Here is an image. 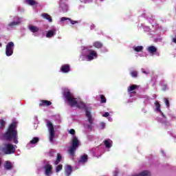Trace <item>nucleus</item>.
Instances as JSON below:
<instances>
[{"label": "nucleus", "mask_w": 176, "mask_h": 176, "mask_svg": "<svg viewBox=\"0 0 176 176\" xmlns=\"http://www.w3.org/2000/svg\"><path fill=\"white\" fill-rule=\"evenodd\" d=\"M29 30L31 32L35 33L39 31V28H38V26L30 25H29Z\"/></svg>", "instance_id": "obj_25"}, {"label": "nucleus", "mask_w": 176, "mask_h": 176, "mask_svg": "<svg viewBox=\"0 0 176 176\" xmlns=\"http://www.w3.org/2000/svg\"><path fill=\"white\" fill-rule=\"evenodd\" d=\"M17 126V122H14L10 126L7 132L3 135V140L7 141H13L14 144H19V135H17V130L16 127Z\"/></svg>", "instance_id": "obj_2"}, {"label": "nucleus", "mask_w": 176, "mask_h": 176, "mask_svg": "<svg viewBox=\"0 0 176 176\" xmlns=\"http://www.w3.org/2000/svg\"><path fill=\"white\" fill-rule=\"evenodd\" d=\"M104 146L107 148V149H111L112 148V145L113 142L111 139H107L104 141Z\"/></svg>", "instance_id": "obj_16"}, {"label": "nucleus", "mask_w": 176, "mask_h": 176, "mask_svg": "<svg viewBox=\"0 0 176 176\" xmlns=\"http://www.w3.org/2000/svg\"><path fill=\"white\" fill-rule=\"evenodd\" d=\"M147 52H148V53L150 54H155V53H156V52H157V48H156V47L151 45L149 46L146 48Z\"/></svg>", "instance_id": "obj_17"}, {"label": "nucleus", "mask_w": 176, "mask_h": 176, "mask_svg": "<svg viewBox=\"0 0 176 176\" xmlns=\"http://www.w3.org/2000/svg\"><path fill=\"white\" fill-rule=\"evenodd\" d=\"M63 97L65 102H67L68 105H70V107H76L77 108L81 109L86 108V104L82 102V100L75 98L72 93L69 91V89L65 91Z\"/></svg>", "instance_id": "obj_1"}, {"label": "nucleus", "mask_w": 176, "mask_h": 176, "mask_svg": "<svg viewBox=\"0 0 176 176\" xmlns=\"http://www.w3.org/2000/svg\"><path fill=\"white\" fill-rule=\"evenodd\" d=\"M130 74L132 76V78H137V76L138 75V72H137V71H132V72H131Z\"/></svg>", "instance_id": "obj_34"}, {"label": "nucleus", "mask_w": 176, "mask_h": 176, "mask_svg": "<svg viewBox=\"0 0 176 176\" xmlns=\"http://www.w3.org/2000/svg\"><path fill=\"white\" fill-rule=\"evenodd\" d=\"M108 120H109V122H112V118L109 117V118H108Z\"/></svg>", "instance_id": "obj_45"}, {"label": "nucleus", "mask_w": 176, "mask_h": 176, "mask_svg": "<svg viewBox=\"0 0 176 176\" xmlns=\"http://www.w3.org/2000/svg\"><path fill=\"white\" fill-rule=\"evenodd\" d=\"M79 146H80V141L78 140L76 136L73 135L70 146L68 148V152L72 157L75 156V151H76Z\"/></svg>", "instance_id": "obj_4"}, {"label": "nucleus", "mask_w": 176, "mask_h": 176, "mask_svg": "<svg viewBox=\"0 0 176 176\" xmlns=\"http://www.w3.org/2000/svg\"><path fill=\"white\" fill-rule=\"evenodd\" d=\"M72 173V167L69 165H67L65 167V174L66 176H70L71 174Z\"/></svg>", "instance_id": "obj_19"}, {"label": "nucleus", "mask_w": 176, "mask_h": 176, "mask_svg": "<svg viewBox=\"0 0 176 176\" xmlns=\"http://www.w3.org/2000/svg\"><path fill=\"white\" fill-rule=\"evenodd\" d=\"M10 19H12L13 21H12L7 25V30H12V28H14L16 25H19V24H20L21 21H23V19H21V18L19 16H11Z\"/></svg>", "instance_id": "obj_10"}, {"label": "nucleus", "mask_w": 176, "mask_h": 176, "mask_svg": "<svg viewBox=\"0 0 176 176\" xmlns=\"http://www.w3.org/2000/svg\"><path fill=\"white\" fill-rule=\"evenodd\" d=\"M102 116H103L104 118H108V116H109V113L105 112V113L102 115Z\"/></svg>", "instance_id": "obj_42"}, {"label": "nucleus", "mask_w": 176, "mask_h": 176, "mask_svg": "<svg viewBox=\"0 0 176 176\" xmlns=\"http://www.w3.org/2000/svg\"><path fill=\"white\" fill-rule=\"evenodd\" d=\"M106 126H107V124H105V122H101L98 124V129H100V130H104V129H105Z\"/></svg>", "instance_id": "obj_29"}, {"label": "nucleus", "mask_w": 176, "mask_h": 176, "mask_svg": "<svg viewBox=\"0 0 176 176\" xmlns=\"http://www.w3.org/2000/svg\"><path fill=\"white\" fill-rule=\"evenodd\" d=\"M0 151H2L5 155H12L16 152V146L10 143H4L2 148L0 146Z\"/></svg>", "instance_id": "obj_5"}, {"label": "nucleus", "mask_w": 176, "mask_h": 176, "mask_svg": "<svg viewBox=\"0 0 176 176\" xmlns=\"http://www.w3.org/2000/svg\"><path fill=\"white\" fill-rule=\"evenodd\" d=\"M6 124V122L3 120H0V129H3L5 128V125Z\"/></svg>", "instance_id": "obj_32"}, {"label": "nucleus", "mask_w": 176, "mask_h": 176, "mask_svg": "<svg viewBox=\"0 0 176 176\" xmlns=\"http://www.w3.org/2000/svg\"><path fill=\"white\" fill-rule=\"evenodd\" d=\"M61 159H62V157H61V155H60V154H57V159H56V160L54 162V164L56 165V166H57V164H58V163L60 162H61Z\"/></svg>", "instance_id": "obj_31"}, {"label": "nucleus", "mask_w": 176, "mask_h": 176, "mask_svg": "<svg viewBox=\"0 0 176 176\" xmlns=\"http://www.w3.org/2000/svg\"><path fill=\"white\" fill-rule=\"evenodd\" d=\"M98 57L97 52L94 50H89L87 47H83L81 54L80 55V59L82 61H92L96 60Z\"/></svg>", "instance_id": "obj_3"}, {"label": "nucleus", "mask_w": 176, "mask_h": 176, "mask_svg": "<svg viewBox=\"0 0 176 176\" xmlns=\"http://www.w3.org/2000/svg\"><path fill=\"white\" fill-rule=\"evenodd\" d=\"M144 30L146 32H149L151 31V29L149 28V27L148 26H144Z\"/></svg>", "instance_id": "obj_39"}, {"label": "nucleus", "mask_w": 176, "mask_h": 176, "mask_svg": "<svg viewBox=\"0 0 176 176\" xmlns=\"http://www.w3.org/2000/svg\"><path fill=\"white\" fill-rule=\"evenodd\" d=\"M142 72L145 75H148V74H149V70L148 69H142Z\"/></svg>", "instance_id": "obj_37"}, {"label": "nucleus", "mask_w": 176, "mask_h": 176, "mask_svg": "<svg viewBox=\"0 0 176 176\" xmlns=\"http://www.w3.org/2000/svg\"><path fill=\"white\" fill-rule=\"evenodd\" d=\"M39 141V138H34L32 140H30V143L27 144L28 149H31V148H34L35 146V144Z\"/></svg>", "instance_id": "obj_14"}, {"label": "nucleus", "mask_w": 176, "mask_h": 176, "mask_svg": "<svg viewBox=\"0 0 176 176\" xmlns=\"http://www.w3.org/2000/svg\"><path fill=\"white\" fill-rule=\"evenodd\" d=\"M102 1H104V0H100V2H102Z\"/></svg>", "instance_id": "obj_48"}, {"label": "nucleus", "mask_w": 176, "mask_h": 176, "mask_svg": "<svg viewBox=\"0 0 176 176\" xmlns=\"http://www.w3.org/2000/svg\"><path fill=\"white\" fill-rule=\"evenodd\" d=\"M172 42H173V43H176V36L172 38Z\"/></svg>", "instance_id": "obj_43"}, {"label": "nucleus", "mask_w": 176, "mask_h": 176, "mask_svg": "<svg viewBox=\"0 0 176 176\" xmlns=\"http://www.w3.org/2000/svg\"><path fill=\"white\" fill-rule=\"evenodd\" d=\"M140 57H143L144 56H142V54H140Z\"/></svg>", "instance_id": "obj_47"}, {"label": "nucleus", "mask_w": 176, "mask_h": 176, "mask_svg": "<svg viewBox=\"0 0 176 176\" xmlns=\"http://www.w3.org/2000/svg\"><path fill=\"white\" fill-rule=\"evenodd\" d=\"M100 102L105 103L107 102V98H105V96L104 95H100Z\"/></svg>", "instance_id": "obj_35"}, {"label": "nucleus", "mask_w": 176, "mask_h": 176, "mask_svg": "<svg viewBox=\"0 0 176 176\" xmlns=\"http://www.w3.org/2000/svg\"><path fill=\"white\" fill-rule=\"evenodd\" d=\"M93 46L96 49H101V47H102V43L100 41H95L93 43Z\"/></svg>", "instance_id": "obj_28"}, {"label": "nucleus", "mask_w": 176, "mask_h": 176, "mask_svg": "<svg viewBox=\"0 0 176 176\" xmlns=\"http://www.w3.org/2000/svg\"><path fill=\"white\" fill-rule=\"evenodd\" d=\"M87 162V155H82L78 160V164H85Z\"/></svg>", "instance_id": "obj_22"}, {"label": "nucleus", "mask_w": 176, "mask_h": 176, "mask_svg": "<svg viewBox=\"0 0 176 176\" xmlns=\"http://www.w3.org/2000/svg\"><path fill=\"white\" fill-rule=\"evenodd\" d=\"M69 133L72 134V135H74V134H75V130L74 129L69 130Z\"/></svg>", "instance_id": "obj_41"}, {"label": "nucleus", "mask_w": 176, "mask_h": 176, "mask_svg": "<svg viewBox=\"0 0 176 176\" xmlns=\"http://www.w3.org/2000/svg\"><path fill=\"white\" fill-rule=\"evenodd\" d=\"M0 47H2V44L0 43Z\"/></svg>", "instance_id": "obj_46"}, {"label": "nucleus", "mask_w": 176, "mask_h": 176, "mask_svg": "<svg viewBox=\"0 0 176 176\" xmlns=\"http://www.w3.org/2000/svg\"><path fill=\"white\" fill-rule=\"evenodd\" d=\"M69 7L68 4H67V0H60L59 1V11L63 13H67Z\"/></svg>", "instance_id": "obj_12"}, {"label": "nucleus", "mask_w": 176, "mask_h": 176, "mask_svg": "<svg viewBox=\"0 0 176 176\" xmlns=\"http://www.w3.org/2000/svg\"><path fill=\"white\" fill-rule=\"evenodd\" d=\"M86 117L87 118V123L84 124V127L86 130L91 131L94 129V118H93V116H91V113L89 111H86L85 112Z\"/></svg>", "instance_id": "obj_6"}, {"label": "nucleus", "mask_w": 176, "mask_h": 176, "mask_svg": "<svg viewBox=\"0 0 176 176\" xmlns=\"http://www.w3.org/2000/svg\"><path fill=\"white\" fill-rule=\"evenodd\" d=\"M25 3L30 5V6L38 5V2H36L35 0H25Z\"/></svg>", "instance_id": "obj_26"}, {"label": "nucleus", "mask_w": 176, "mask_h": 176, "mask_svg": "<svg viewBox=\"0 0 176 176\" xmlns=\"http://www.w3.org/2000/svg\"><path fill=\"white\" fill-rule=\"evenodd\" d=\"M63 170V165L59 164L56 166V173H60Z\"/></svg>", "instance_id": "obj_33"}, {"label": "nucleus", "mask_w": 176, "mask_h": 176, "mask_svg": "<svg viewBox=\"0 0 176 176\" xmlns=\"http://www.w3.org/2000/svg\"><path fill=\"white\" fill-rule=\"evenodd\" d=\"M162 90L164 91L167 90V84H166V82H162Z\"/></svg>", "instance_id": "obj_36"}, {"label": "nucleus", "mask_w": 176, "mask_h": 176, "mask_svg": "<svg viewBox=\"0 0 176 176\" xmlns=\"http://www.w3.org/2000/svg\"><path fill=\"white\" fill-rule=\"evenodd\" d=\"M47 127L49 131V140L50 142L53 143L54 141V137L56 133H54V126L50 120H47Z\"/></svg>", "instance_id": "obj_8"}, {"label": "nucleus", "mask_w": 176, "mask_h": 176, "mask_svg": "<svg viewBox=\"0 0 176 176\" xmlns=\"http://www.w3.org/2000/svg\"><path fill=\"white\" fill-rule=\"evenodd\" d=\"M43 170L45 176H52L53 174V166L49 161L45 160L43 162Z\"/></svg>", "instance_id": "obj_7"}, {"label": "nucleus", "mask_w": 176, "mask_h": 176, "mask_svg": "<svg viewBox=\"0 0 176 176\" xmlns=\"http://www.w3.org/2000/svg\"><path fill=\"white\" fill-rule=\"evenodd\" d=\"M164 102H165V104H166L167 108H168V107H170V103L168 102V100L165 98Z\"/></svg>", "instance_id": "obj_40"}, {"label": "nucleus", "mask_w": 176, "mask_h": 176, "mask_svg": "<svg viewBox=\"0 0 176 176\" xmlns=\"http://www.w3.org/2000/svg\"><path fill=\"white\" fill-rule=\"evenodd\" d=\"M49 105H52V102L49 100H42L40 101L39 106L40 107H49Z\"/></svg>", "instance_id": "obj_21"}, {"label": "nucleus", "mask_w": 176, "mask_h": 176, "mask_svg": "<svg viewBox=\"0 0 176 176\" xmlns=\"http://www.w3.org/2000/svg\"><path fill=\"white\" fill-rule=\"evenodd\" d=\"M132 49L134 50V52H136L137 53H140L144 50V46L142 45H135L132 47Z\"/></svg>", "instance_id": "obj_24"}, {"label": "nucleus", "mask_w": 176, "mask_h": 176, "mask_svg": "<svg viewBox=\"0 0 176 176\" xmlns=\"http://www.w3.org/2000/svg\"><path fill=\"white\" fill-rule=\"evenodd\" d=\"M90 28H91V30H94V28H96V25H90Z\"/></svg>", "instance_id": "obj_44"}, {"label": "nucleus", "mask_w": 176, "mask_h": 176, "mask_svg": "<svg viewBox=\"0 0 176 176\" xmlns=\"http://www.w3.org/2000/svg\"><path fill=\"white\" fill-rule=\"evenodd\" d=\"M41 16H43V18L45 19V20H48V21H50V23H52V16H50V15H49V14L43 13V14H41Z\"/></svg>", "instance_id": "obj_27"}, {"label": "nucleus", "mask_w": 176, "mask_h": 176, "mask_svg": "<svg viewBox=\"0 0 176 176\" xmlns=\"http://www.w3.org/2000/svg\"><path fill=\"white\" fill-rule=\"evenodd\" d=\"M138 87V85H131L128 88V91L130 94V97H133V94H135L134 90Z\"/></svg>", "instance_id": "obj_18"}, {"label": "nucleus", "mask_w": 176, "mask_h": 176, "mask_svg": "<svg viewBox=\"0 0 176 176\" xmlns=\"http://www.w3.org/2000/svg\"><path fill=\"white\" fill-rule=\"evenodd\" d=\"M57 32V29L53 28L52 30H50L47 31L46 32V38H53L56 35V33Z\"/></svg>", "instance_id": "obj_15"}, {"label": "nucleus", "mask_w": 176, "mask_h": 176, "mask_svg": "<svg viewBox=\"0 0 176 176\" xmlns=\"http://www.w3.org/2000/svg\"><path fill=\"white\" fill-rule=\"evenodd\" d=\"M60 23H64V21H66L67 24H68V23H70V24H72V25H75V24H79V23H80V21H74L69 18L64 16L60 18Z\"/></svg>", "instance_id": "obj_13"}, {"label": "nucleus", "mask_w": 176, "mask_h": 176, "mask_svg": "<svg viewBox=\"0 0 176 176\" xmlns=\"http://www.w3.org/2000/svg\"><path fill=\"white\" fill-rule=\"evenodd\" d=\"M1 160H0V166H1Z\"/></svg>", "instance_id": "obj_49"}, {"label": "nucleus", "mask_w": 176, "mask_h": 176, "mask_svg": "<svg viewBox=\"0 0 176 176\" xmlns=\"http://www.w3.org/2000/svg\"><path fill=\"white\" fill-rule=\"evenodd\" d=\"M6 170H12L13 168V163L10 161H6L4 164Z\"/></svg>", "instance_id": "obj_23"}, {"label": "nucleus", "mask_w": 176, "mask_h": 176, "mask_svg": "<svg viewBox=\"0 0 176 176\" xmlns=\"http://www.w3.org/2000/svg\"><path fill=\"white\" fill-rule=\"evenodd\" d=\"M60 71L63 74H68V72H69V71H70L69 65H62L61 67H60Z\"/></svg>", "instance_id": "obj_20"}, {"label": "nucleus", "mask_w": 176, "mask_h": 176, "mask_svg": "<svg viewBox=\"0 0 176 176\" xmlns=\"http://www.w3.org/2000/svg\"><path fill=\"white\" fill-rule=\"evenodd\" d=\"M14 49V43L10 41L8 43L6 47V54L8 57H10L13 54V50Z\"/></svg>", "instance_id": "obj_11"}, {"label": "nucleus", "mask_w": 176, "mask_h": 176, "mask_svg": "<svg viewBox=\"0 0 176 176\" xmlns=\"http://www.w3.org/2000/svg\"><path fill=\"white\" fill-rule=\"evenodd\" d=\"M81 2H84V3H91L93 0H82Z\"/></svg>", "instance_id": "obj_38"}, {"label": "nucleus", "mask_w": 176, "mask_h": 176, "mask_svg": "<svg viewBox=\"0 0 176 176\" xmlns=\"http://www.w3.org/2000/svg\"><path fill=\"white\" fill-rule=\"evenodd\" d=\"M160 103H159V102H155L154 111L155 112H156V113H158L161 116V119L160 118L158 120L159 122H160V123H166V116H164V114H163V111H162V109H160Z\"/></svg>", "instance_id": "obj_9"}, {"label": "nucleus", "mask_w": 176, "mask_h": 176, "mask_svg": "<svg viewBox=\"0 0 176 176\" xmlns=\"http://www.w3.org/2000/svg\"><path fill=\"white\" fill-rule=\"evenodd\" d=\"M153 27L154 28H155V31L160 32V31H162V26H160L159 25H157V23H155L153 25Z\"/></svg>", "instance_id": "obj_30"}]
</instances>
